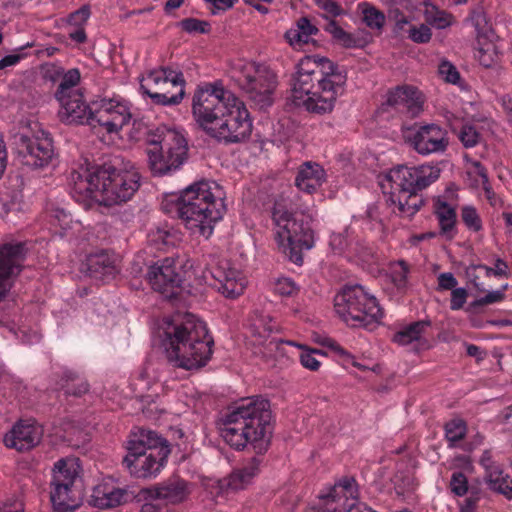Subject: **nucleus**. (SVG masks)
Wrapping results in <instances>:
<instances>
[{"mask_svg": "<svg viewBox=\"0 0 512 512\" xmlns=\"http://www.w3.org/2000/svg\"><path fill=\"white\" fill-rule=\"evenodd\" d=\"M363 21L370 29L381 30L384 27L386 16L369 3H363L362 8Z\"/></svg>", "mask_w": 512, "mask_h": 512, "instance_id": "nucleus-40", "label": "nucleus"}, {"mask_svg": "<svg viewBox=\"0 0 512 512\" xmlns=\"http://www.w3.org/2000/svg\"><path fill=\"white\" fill-rule=\"evenodd\" d=\"M163 448H170L168 440L157 432L144 428L132 432L127 443L130 456H145L146 452L158 451Z\"/></svg>", "mask_w": 512, "mask_h": 512, "instance_id": "nucleus-20", "label": "nucleus"}, {"mask_svg": "<svg viewBox=\"0 0 512 512\" xmlns=\"http://www.w3.org/2000/svg\"><path fill=\"white\" fill-rule=\"evenodd\" d=\"M407 37L415 43H428L431 40L432 32L426 24H421L419 27L409 25L406 30Z\"/></svg>", "mask_w": 512, "mask_h": 512, "instance_id": "nucleus-49", "label": "nucleus"}, {"mask_svg": "<svg viewBox=\"0 0 512 512\" xmlns=\"http://www.w3.org/2000/svg\"><path fill=\"white\" fill-rule=\"evenodd\" d=\"M326 173L317 163L305 162L295 178V185L308 194H313L326 180Z\"/></svg>", "mask_w": 512, "mask_h": 512, "instance_id": "nucleus-25", "label": "nucleus"}, {"mask_svg": "<svg viewBox=\"0 0 512 512\" xmlns=\"http://www.w3.org/2000/svg\"><path fill=\"white\" fill-rule=\"evenodd\" d=\"M90 14V6L88 4H85L81 6L78 10L70 13L67 22L76 27L84 26Z\"/></svg>", "mask_w": 512, "mask_h": 512, "instance_id": "nucleus-56", "label": "nucleus"}, {"mask_svg": "<svg viewBox=\"0 0 512 512\" xmlns=\"http://www.w3.org/2000/svg\"><path fill=\"white\" fill-rule=\"evenodd\" d=\"M478 270L484 271L487 277H490L492 275L496 277H502V273H504V271L500 269H494V267H489L485 264H470L465 269V276L468 279V281L473 285L474 289L478 292L485 291V288L483 287L482 283L478 282L476 273Z\"/></svg>", "mask_w": 512, "mask_h": 512, "instance_id": "nucleus-39", "label": "nucleus"}, {"mask_svg": "<svg viewBox=\"0 0 512 512\" xmlns=\"http://www.w3.org/2000/svg\"><path fill=\"white\" fill-rule=\"evenodd\" d=\"M468 291L464 287L455 288L451 291L450 309L459 310L463 308L468 297Z\"/></svg>", "mask_w": 512, "mask_h": 512, "instance_id": "nucleus-58", "label": "nucleus"}, {"mask_svg": "<svg viewBox=\"0 0 512 512\" xmlns=\"http://www.w3.org/2000/svg\"><path fill=\"white\" fill-rule=\"evenodd\" d=\"M315 4L333 17L344 13L342 7L334 0H316Z\"/></svg>", "mask_w": 512, "mask_h": 512, "instance_id": "nucleus-60", "label": "nucleus"}, {"mask_svg": "<svg viewBox=\"0 0 512 512\" xmlns=\"http://www.w3.org/2000/svg\"><path fill=\"white\" fill-rule=\"evenodd\" d=\"M262 459L253 456L249 463L241 469L234 470L227 478L221 481V489L238 491L249 485L252 479L258 474Z\"/></svg>", "mask_w": 512, "mask_h": 512, "instance_id": "nucleus-26", "label": "nucleus"}, {"mask_svg": "<svg viewBox=\"0 0 512 512\" xmlns=\"http://www.w3.org/2000/svg\"><path fill=\"white\" fill-rule=\"evenodd\" d=\"M415 171L414 167H409L406 164H401L393 167L385 175V180L391 183V187L394 189L393 192L396 194L404 193H415L418 192L414 186L415 182Z\"/></svg>", "mask_w": 512, "mask_h": 512, "instance_id": "nucleus-28", "label": "nucleus"}, {"mask_svg": "<svg viewBox=\"0 0 512 512\" xmlns=\"http://www.w3.org/2000/svg\"><path fill=\"white\" fill-rule=\"evenodd\" d=\"M389 194L391 203L397 204L401 212H408L410 217L414 216L425 205L424 198L418 196V192H408L404 194L390 192Z\"/></svg>", "mask_w": 512, "mask_h": 512, "instance_id": "nucleus-34", "label": "nucleus"}, {"mask_svg": "<svg viewBox=\"0 0 512 512\" xmlns=\"http://www.w3.org/2000/svg\"><path fill=\"white\" fill-rule=\"evenodd\" d=\"M41 441V432L32 425L17 422L11 431L4 436V443L8 448H14L19 452L31 450Z\"/></svg>", "mask_w": 512, "mask_h": 512, "instance_id": "nucleus-21", "label": "nucleus"}, {"mask_svg": "<svg viewBox=\"0 0 512 512\" xmlns=\"http://www.w3.org/2000/svg\"><path fill=\"white\" fill-rule=\"evenodd\" d=\"M404 140L421 155L443 152L449 144L447 132L435 123L420 126L415 123L407 129Z\"/></svg>", "mask_w": 512, "mask_h": 512, "instance_id": "nucleus-12", "label": "nucleus"}, {"mask_svg": "<svg viewBox=\"0 0 512 512\" xmlns=\"http://www.w3.org/2000/svg\"><path fill=\"white\" fill-rule=\"evenodd\" d=\"M347 81V71L345 68L337 67L330 78H323L320 80V85H325L330 90H335L336 95H341L344 92V86Z\"/></svg>", "mask_w": 512, "mask_h": 512, "instance_id": "nucleus-44", "label": "nucleus"}, {"mask_svg": "<svg viewBox=\"0 0 512 512\" xmlns=\"http://www.w3.org/2000/svg\"><path fill=\"white\" fill-rule=\"evenodd\" d=\"M85 265L86 272L91 278L104 283L112 280L117 272L114 260L105 250L88 255Z\"/></svg>", "mask_w": 512, "mask_h": 512, "instance_id": "nucleus-24", "label": "nucleus"}, {"mask_svg": "<svg viewBox=\"0 0 512 512\" xmlns=\"http://www.w3.org/2000/svg\"><path fill=\"white\" fill-rule=\"evenodd\" d=\"M204 1L207 3L213 4V8L211 10L212 15H216L219 11H226L228 9H231L238 2V0H204Z\"/></svg>", "mask_w": 512, "mask_h": 512, "instance_id": "nucleus-63", "label": "nucleus"}, {"mask_svg": "<svg viewBox=\"0 0 512 512\" xmlns=\"http://www.w3.org/2000/svg\"><path fill=\"white\" fill-rule=\"evenodd\" d=\"M431 326L430 320H419L410 323L406 327H404L402 330L396 332L393 336V342L399 344V345H408L412 342H417L419 347H415L414 351L419 352L423 349L429 348V342L426 339H423L422 333L424 332L425 328Z\"/></svg>", "mask_w": 512, "mask_h": 512, "instance_id": "nucleus-27", "label": "nucleus"}, {"mask_svg": "<svg viewBox=\"0 0 512 512\" xmlns=\"http://www.w3.org/2000/svg\"><path fill=\"white\" fill-rule=\"evenodd\" d=\"M211 184L217 186L215 182L205 179L194 182L182 190L176 202L177 215L186 227L192 232L198 230L206 237L212 234L213 224L222 219L225 211L222 198L217 204Z\"/></svg>", "mask_w": 512, "mask_h": 512, "instance_id": "nucleus-5", "label": "nucleus"}, {"mask_svg": "<svg viewBox=\"0 0 512 512\" xmlns=\"http://www.w3.org/2000/svg\"><path fill=\"white\" fill-rule=\"evenodd\" d=\"M119 116L121 117L120 121H117L115 118L105 120L104 127L108 133L118 132L131 118L127 107H122V111H119Z\"/></svg>", "mask_w": 512, "mask_h": 512, "instance_id": "nucleus-55", "label": "nucleus"}, {"mask_svg": "<svg viewBox=\"0 0 512 512\" xmlns=\"http://www.w3.org/2000/svg\"><path fill=\"white\" fill-rule=\"evenodd\" d=\"M394 490L398 496H403L414 486L415 476L411 469L404 465L399 467L391 478Z\"/></svg>", "mask_w": 512, "mask_h": 512, "instance_id": "nucleus-38", "label": "nucleus"}, {"mask_svg": "<svg viewBox=\"0 0 512 512\" xmlns=\"http://www.w3.org/2000/svg\"><path fill=\"white\" fill-rule=\"evenodd\" d=\"M317 58H319V55H306L301 58L296 65L295 73L314 76L318 83V77L321 76V74L318 75L319 64Z\"/></svg>", "mask_w": 512, "mask_h": 512, "instance_id": "nucleus-45", "label": "nucleus"}, {"mask_svg": "<svg viewBox=\"0 0 512 512\" xmlns=\"http://www.w3.org/2000/svg\"><path fill=\"white\" fill-rule=\"evenodd\" d=\"M57 389L63 390L66 396L82 397L88 393L90 385L80 379L79 375L72 370H65L56 382Z\"/></svg>", "mask_w": 512, "mask_h": 512, "instance_id": "nucleus-29", "label": "nucleus"}, {"mask_svg": "<svg viewBox=\"0 0 512 512\" xmlns=\"http://www.w3.org/2000/svg\"><path fill=\"white\" fill-rule=\"evenodd\" d=\"M299 287L290 278H279L275 284V292L281 296L291 297L298 293Z\"/></svg>", "mask_w": 512, "mask_h": 512, "instance_id": "nucleus-54", "label": "nucleus"}, {"mask_svg": "<svg viewBox=\"0 0 512 512\" xmlns=\"http://www.w3.org/2000/svg\"><path fill=\"white\" fill-rule=\"evenodd\" d=\"M299 348L304 349L305 351L301 353L300 355V362L301 364L311 371H317L320 367V362L315 358V355H313L309 348H307L304 345H297Z\"/></svg>", "mask_w": 512, "mask_h": 512, "instance_id": "nucleus-59", "label": "nucleus"}, {"mask_svg": "<svg viewBox=\"0 0 512 512\" xmlns=\"http://www.w3.org/2000/svg\"><path fill=\"white\" fill-rule=\"evenodd\" d=\"M339 317L353 328L372 330L383 317V310L376 297L369 295L359 284L345 285L334 298Z\"/></svg>", "mask_w": 512, "mask_h": 512, "instance_id": "nucleus-7", "label": "nucleus"}, {"mask_svg": "<svg viewBox=\"0 0 512 512\" xmlns=\"http://www.w3.org/2000/svg\"><path fill=\"white\" fill-rule=\"evenodd\" d=\"M459 140L465 148H472L480 142L481 135L472 125H463L459 132Z\"/></svg>", "mask_w": 512, "mask_h": 512, "instance_id": "nucleus-50", "label": "nucleus"}, {"mask_svg": "<svg viewBox=\"0 0 512 512\" xmlns=\"http://www.w3.org/2000/svg\"><path fill=\"white\" fill-rule=\"evenodd\" d=\"M192 114L199 127L218 141L239 143L252 132L248 110L221 84L208 83L195 91Z\"/></svg>", "mask_w": 512, "mask_h": 512, "instance_id": "nucleus-1", "label": "nucleus"}, {"mask_svg": "<svg viewBox=\"0 0 512 512\" xmlns=\"http://www.w3.org/2000/svg\"><path fill=\"white\" fill-rule=\"evenodd\" d=\"M178 25L187 33L209 34L211 24L206 20L189 17L181 20Z\"/></svg>", "mask_w": 512, "mask_h": 512, "instance_id": "nucleus-47", "label": "nucleus"}, {"mask_svg": "<svg viewBox=\"0 0 512 512\" xmlns=\"http://www.w3.org/2000/svg\"><path fill=\"white\" fill-rule=\"evenodd\" d=\"M461 218L469 230L474 232L482 230V220L474 206H463L461 208Z\"/></svg>", "mask_w": 512, "mask_h": 512, "instance_id": "nucleus-46", "label": "nucleus"}, {"mask_svg": "<svg viewBox=\"0 0 512 512\" xmlns=\"http://www.w3.org/2000/svg\"><path fill=\"white\" fill-rule=\"evenodd\" d=\"M296 26L297 29H290L285 33V39L291 46L307 44L310 42L308 36L319 32V29L305 16L297 20Z\"/></svg>", "mask_w": 512, "mask_h": 512, "instance_id": "nucleus-31", "label": "nucleus"}, {"mask_svg": "<svg viewBox=\"0 0 512 512\" xmlns=\"http://www.w3.org/2000/svg\"><path fill=\"white\" fill-rule=\"evenodd\" d=\"M186 495V483L184 481H177L170 484H161L140 489L138 492V502L152 499H166L172 504H179L185 500Z\"/></svg>", "mask_w": 512, "mask_h": 512, "instance_id": "nucleus-22", "label": "nucleus"}, {"mask_svg": "<svg viewBox=\"0 0 512 512\" xmlns=\"http://www.w3.org/2000/svg\"><path fill=\"white\" fill-rule=\"evenodd\" d=\"M438 72L447 83L457 85L461 81L459 71L451 62L447 60L440 62Z\"/></svg>", "mask_w": 512, "mask_h": 512, "instance_id": "nucleus-51", "label": "nucleus"}, {"mask_svg": "<svg viewBox=\"0 0 512 512\" xmlns=\"http://www.w3.org/2000/svg\"><path fill=\"white\" fill-rule=\"evenodd\" d=\"M43 137H37L35 140L25 134H16L14 136L18 153L26 159L25 164L34 168L47 166L53 157V140L48 133L43 132Z\"/></svg>", "mask_w": 512, "mask_h": 512, "instance_id": "nucleus-13", "label": "nucleus"}, {"mask_svg": "<svg viewBox=\"0 0 512 512\" xmlns=\"http://www.w3.org/2000/svg\"><path fill=\"white\" fill-rule=\"evenodd\" d=\"M458 282L454 275L450 272H444L438 276L437 290H453L457 288Z\"/></svg>", "mask_w": 512, "mask_h": 512, "instance_id": "nucleus-62", "label": "nucleus"}, {"mask_svg": "<svg viewBox=\"0 0 512 512\" xmlns=\"http://www.w3.org/2000/svg\"><path fill=\"white\" fill-rule=\"evenodd\" d=\"M163 412L154 400L147 401V405L142 408L143 415L148 419H157L158 416Z\"/></svg>", "mask_w": 512, "mask_h": 512, "instance_id": "nucleus-64", "label": "nucleus"}, {"mask_svg": "<svg viewBox=\"0 0 512 512\" xmlns=\"http://www.w3.org/2000/svg\"><path fill=\"white\" fill-rule=\"evenodd\" d=\"M503 290H495L488 292L484 297H480L470 302L465 311L471 314H478L481 312L482 307L496 302H501L505 299Z\"/></svg>", "mask_w": 512, "mask_h": 512, "instance_id": "nucleus-42", "label": "nucleus"}, {"mask_svg": "<svg viewBox=\"0 0 512 512\" xmlns=\"http://www.w3.org/2000/svg\"><path fill=\"white\" fill-rule=\"evenodd\" d=\"M270 401L261 395L241 399L223 416L220 428L225 442L236 450H252L265 454L273 436Z\"/></svg>", "mask_w": 512, "mask_h": 512, "instance_id": "nucleus-2", "label": "nucleus"}, {"mask_svg": "<svg viewBox=\"0 0 512 512\" xmlns=\"http://www.w3.org/2000/svg\"><path fill=\"white\" fill-rule=\"evenodd\" d=\"M159 71L163 73V83L171 82L174 86H181L180 92L178 94L172 95L168 97L164 93L151 92L144 84V77L139 78L140 82V90L141 92L149 97L151 101L156 105H178L184 98L185 91L184 86L186 81L184 79L183 73L181 71L174 72L168 66L159 67Z\"/></svg>", "mask_w": 512, "mask_h": 512, "instance_id": "nucleus-19", "label": "nucleus"}, {"mask_svg": "<svg viewBox=\"0 0 512 512\" xmlns=\"http://www.w3.org/2000/svg\"><path fill=\"white\" fill-rule=\"evenodd\" d=\"M161 329V346L168 362L175 367L197 370L211 359L213 337L209 335L206 323L195 315L186 313L180 321L165 317Z\"/></svg>", "mask_w": 512, "mask_h": 512, "instance_id": "nucleus-3", "label": "nucleus"}, {"mask_svg": "<svg viewBox=\"0 0 512 512\" xmlns=\"http://www.w3.org/2000/svg\"><path fill=\"white\" fill-rule=\"evenodd\" d=\"M29 249L26 242L10 241L0 244V302L12 287V280L24 269Z\"/></svg>", "mask_w": 512, "mask_h": 512, "instance_id": "nucleus-11", "label": "nucleus"}, {"mask_svg": "<svg viewBox=\"0 0 512 512\" xmlns=\"http://www.w3.org/2000/svg\"><path fill=\"white\" fill-rule=\"evenodd\" d=\"M170 453L171 448L151 450V452H146L145 456H130V451H128L122 463L132 476L148 478L160 472Z\"/></svg>", "mask_w": 512, "mask_h": 512, "instance_id": "nucleus-18", "label": "nucleus"}, {"mask_svg": "<svg viewBox=\"0 0 512 512\" xmlns=\"http://www.w3.org/2000/svg\"><path fill=\"white\" fill-rule=\"evenodd\" d=\"M317 62L319 64L318 75L321 74V76L318 77V83L320 85V80L323 78H330L339 65L331 61L329 58L320 55L319 58H317Z\"/></svg>", "mask_w": 512, "mask_h": 512, "instance_id": "nucleus-57", "label": "nucleus"}, {"mask_svg": "<svg viewBox=\"0 0 512 512\" xmlns=\"http://www.w3.org/2000/svg\"><path fill=\"white\" fill-rule=\"evenodd\" d=\"M415 171V182L414 186L416 190L422 191L427 188L433 182H435L441 173V169L436 166L419 165L413 166Z\"/></svg>", "mask_w": 512, "mask_h": 512, "instance_id": "nucleus-37", "label": "nucleus"}, {"mask_svg": "<svg viewBox=\"0 0 512 512\" xmlns=\"http://www.w3.org/2000/svg\"><path fill=\"white\" fill-rule=\"evenodd\" d=\"M472 19L474 21L478 38H484L492 42L495 37V32L492 26L488 23L486 15L484 13H477Z\"/></svg>", "mask_w": 512, "mask_h": 512, "instance_id": "nucleus-48", "label": "nucleus"}, {"mask_svg": "<svg viewBox=\"0 0 512 512\" xmlns=\"http://www.w3.org/2000/svg\"><path fill=\"white\" fill-rule=\"evenodd\" d=\"M60 104L58 111L59 120L67 125L88 124L93 127L95 112L93 108L85 103L84 95L81 89H77L71 96L63 99H56Z\"/></svg>", "mask_w": 512, "mask_h": 512, "instance_id": "nucleus-17", "label": "nucleus"}, {"mask_svg": "<svg viewBox=\"0 0 512 512\" xmlns=\"http://www.w3.org/2000/svg\"><path fill=\"white\" fill-rule=\"evenodd\" d=\"M61 77L62 80L54 93L55 99H63L75 93L77 89H74V87L80 83L81 79L80 71L77 68L70 69L67 72L63 70Z\"/></svg>", "mask_w": 512, "mask_h": 512, "instance_id": "nucleus-36", "label": "nucleus"}, {"mask_svg": "<svg viewBox=\"0 0 512 512\" xmlns=\"http://www.w3.org/2000/svg\"><path fill=\"white\" fill-rule=\"evenodd\" d=\"M445 437L449 441V446H455V443L463 439L466 435V422L462 419H452L445 426Z\"/></svg>", "mask_w": 512, "mask_h": 512, "instance_id": "nucleus-43", "label": "nucleus"}, {"mask_svg": "<svg viewBox=\"0 0 512 512\" xmlns=\"http://www.w3.org/2000/svg\"><path fill=\"white\" fill-rule=\"evenodd\" d=\"M325 31L329 32L333 39L339 42L346 49H363L367 46V41L365 39H356L355 34L345 31L334 19L330 20L325 26Z\"/></svg>", "mask_w": 512, "mask_h": 512, "instance_id": "nucleus-33", "label": "nucleus"}, {"mask_svg": "<svg viewBox=\"0 0 512 512\" xmlns=\"http://www.w3.org/2000/svg\"><path fill=\"white\" fill-rule=\"evenodd\" d=\"M272 218L283 232L278 231L275 239L283 243L284 235L288 245L289 259L296 265L303 264L302 249L309 250L314 246V231L311 227V218L304 213H293L280 210L275 203L272 209Z\"/></svg>", "mask_w": 512, "mask_h": 512, "instance_id": "nucleus-8", "label": "nucleus"}, {"mask_svg": "<svg viewBox=\"0 0 512 512\" xmlns=\"http://www.w3.org/2000/svg\"><path fill=\"white\" fill-rule=\"evenodd\" d=\"M451 491L457 496H464L468 493L469 484L467 477L462 472H454L450 480Z\"/></svg>", "mask_w": 512, "mask_h": 512, "instance_id": "nucleus-53", "label": "nucleus"}, {"mask_svg": "<svg viewBox=\"0 0 512 512\" xmlns=\"http://www.w3.org/2000/svg\"><path fill=\"white\" fill-rule=\"evenodd\" d=\"M147 143L157 146L148 150V165L154 176H163L178 169L188 159L186 138L166 125L148 132Z\"/></svg>", "mask_w": 512, "mask_h": 512, "instance_id": "nucleus-6", "label": "nucleus"}, {"mask_svg": "<svg viewBox=\"0 0 512 512\" xmlns=\"http://www.w3.org/2000/svg\"><path fill=\"white\" fill-rule=\"evenodd\" d=\"M240 71L244 76L241 88L249 94V99L259 110L270 107L278 85L276 73L270 67L257 62L242 65Z\"/></svg>", "mask_w": 512, "mask_h": 512, "instance_id": "nucleus-10", "label": "nucleus"}, {"mask_svg": "<svg viewBox=\"0 0 512 512\" xmlns=\"http://www.w3.org/2000/svg\"><path fill=\"white\" fill-rule=\"evenodd\" d=\"M435 215L439 221L440 234L446 235L447 239L451 240L453 235L449 233L454 229L457 222V214L454 207L450 206L448 202L443 201L438 197L435 201Z\"/></svg>", "mask_w": 512, "mask_h": 512, "instance_id": "nucleus-30", "label": "nucleus"}, {"mask_svg": "<svg viewBox=\"0 0 512 512\" xmlns=\"http://www.w3.org/2000/svg\"><path fill=\"white\" fill-rule=\"evenodd\" d=\"M152 288L165 295L169 300L175 299L178 293L174 288L182 286L183 279L176 272L175 260L173 258H165L161 265H151L146 275Z\"/></svg>", "mask_w": 512, "mask_h": 512, "instance_id": "nucleus-15", "label": "nucleus"}, {"mask_svg": "<svg viewBox=\"0 0 512 512\" xmlns=\"http://www.w3.org/2000/svg\"><path fill=\"white\" fill-rule=\"evenodd\" d=\"M485 480L490 490L502 494L508 499L512 498V479H510L508 475L504 477L502 476V471H499L497 477L494 478L493 474L490 473Z\"/></svg>", "mask_w": 512, "mask_h": 512, "instance_id": "nucleus-41", "label": "nucleus"}, {"mask_svg": "<svg viewBox=\"0 0 512 512\" xmlns=\"http://www.w3.org/2000/svg\"><path fill=\"white\" fill-rule=\"evenodd\" d=\"M94 505L99 508H109L121 505L123 503L136 500L138 502V493L128 489L114 488L110 492H103V497L94 496Z\"/></svg>", "mask_w": 512, "mask_h": 512, "instance_id": "nucleus-32", "label": "nucleus"}, {"mask_svg": "<svg viewBox=\"0 0 512 512\" xmlns=\"http://www.w3.org/2000/svg\"><path fill=\"white\" fill-rule=\"evenodd\" d=\"M292 98L296 106H301L304 95H308L317 89V82L314 76L305 74H293L292 76Z\"/></svg>", "mask_w": 512, "mask_h": 512, "instance_id": "nucleus-35", "label": "nucleus"}, {"mask_svg": "<svg viewBox=\"0 0 512 512\" xmlns=\"http://www.w3.org/2000/svg\"><path fill=\"white\" fill-rule=\"evenodd\" d=\"M337 97L335 90L317 83V89L309 93L300 103L308 112L324 115L333 111Z\"/></svg>", "mask_w": 512, "mask_h": 512, "instance_id": "nucleus-23", "label": "nucleus"}, {"mask_svg": "<svg viewBox=\"0 0 512 512\" xmlns=\"http://www.w3.org/2000/svg\"><path fill=\"white\" fill-rule=\"evenodd\" d=\"M121 163L120 157H114L102 164L88 163L84 176L73 171L74 193L105 207L127 202L138 190L140 176L120 168Z\"/></svg>", "mask_w": 512, "mask_h": 512, "instance_id": "nucleus-4", "label": "nucleus"}, {"mask_svg": "<svg viewBox=\"0 0 512 512\" xmlns=\"http://www.w3.org/2000/svg\"><path fill=\"white\" fill-rule=\"evenodd\" d=\"M243 286L238 284L234 279L225 276V281L220 280L218 290L227 298H236L243 293Z\"/></svg>", "mask_w": 512, "mask_h": 512, "instance_id": "nucleus-52", "label": "nucleus"}, {"mask_svg": "<svg viewBox=\"0 0 512 512\" xmlns=\"http://www.w3.org/2000/svg\"><path fill=\"white\" fill-rule=\"evenodd\" d=\"M60 104L58 111L59 120L67 125L88 124L93 127L95 112L93 108L85 103L84 95L81 89H77L71 96L63 99H56Z\"/></svg>", "mask_w": 512, "mask_h": 512, "instance_id": "nucleus-16", "label": "nucleus"}, {"mask_svg": "<svg viewBox=\"0 0 512 512\" xmlns=\"http://www.w3.org/2000/svg\"><path fill=\"white\" fill-rule=\"evenodd\" d=\"M437 11V15L433 17L432 20L427 18V21H429L431 24L435 25L437 29H445L446 27L451 25L450 18H452V15L449 13H446L444 11H439L438 8L435 5H430Z\"/></svg>", "mask_w": 512, "mask_h": 512, "instance_id": "nucleus-61", "label": "nucleus"}, {"mask_svg": "<svg viewBox=\"0 0 512 512\" xmlns=\"http://www.w3.org/2000/svg\"><path fill=\"white\" fill-rule=\"evenodd\" d=\"M425 103L424 94L413 85H398L391 88L386 93V100L378 107L377 113H385L388 108H396L398 105L403 104L406 106L407 113L410 117H417L423 112Z\"/></svg>", "mask_w": 512, "mask_h": 512, "instance_id": "nucleus-14", "label": "nucleus"}, {"mask_svg": "<svg viewBox=\"0 0 512 512\" xmlns=\"http://www.w3.org/2000/svg\"><path fill=\"white\" fill-rule=\"evenodd\" d=\"M50 501L54 512H71L83 502L84 493L76 484L78 473L66 459L58 460L52 470Z\"/></svg>", "mask_w": 512, "mask_h": 512, "instance_id": "nucleus-9", "label": "nucleus"}]
</instances>
